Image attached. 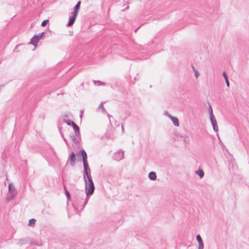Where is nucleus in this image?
Here are the masks:
<instances>
[{
	"mask_svg": "<svg viewBox=\"0 0 249 249\" xmlns=\"http://www.w3.org/2000/svg\"><path fill=\"white\" fill-rule=\"evenodd\" d=\"M77 156L78 157H81L82 158L84 167L83 178L91 176L90 169L88 162V156L85 150L84 149H81L77 153Z\"/></svg>",
	"mask_w": 249,
	"mask_h": 249,
	"instance_id": "obj_1",
	"label": "nucleus"
},
{
	"mask_svg": "<svg viewBox=\"0 0 249 249\" xmlns=\"http://www.w3.org/2000/svg\"><path fill=\"white\" fill-rule=\"evenodd\" d=\"M95 190L94 185H85V193L86 194V197L85 199V201L84 203L82 205V207L81 208V211H83V210L85 207L87 205L90 196L93 195L94 193Z\"/></svg>",
	"mask_w": 249,
	"mask_h": 249,
	"instance_id": "obj_2",
	"label": "nucleus"
},
{
	"mask_svg": "<svg viewBox=\"0 0 249 249\" xmlns=\"http://www.w3.org/2000/svg\"><path fill=\"white\" fill-rule=\"evenodd\" d=\"M80 8V7L78 6V5H75L74 6L73 8V11L71 12V15L69 18V20L67 26L70 27L74 24L78 15Z\"/></svg>",
	"mask_w": 249,
	"mask_h": 249,
	"instance_id": "obj_3",
	"label": "nucleus"
},
{
	"mask_svg": "<svg viewBox=\"0 0 249 249\" xmlns=\"http://www.w3.org/2000/svg\"><path fill=\"white\" fill-rule=\"evenodd\" d=\"M46 35L45 32H43L38 34L35 35L30 39L29 44L33 45L35 47L37 46V43L41 39L44 38Z\"/></svg>",
	"mask_w": 249,
	"mask_h": 249,
	"instance_id": "obj_4",
	"label": "nucleus"
},
{
	"mask_svg": "<svg viewBox=\"0 0 249 249\" xmlns=\"http://www.w3.org/2000/svg\"><path fill=\"white\" fill-rule=\"evenodd\" d=\"M75 200L74 203H73L72 205L73 207L75 208V204H76L78 206L80 207L81 203L84 200L85 198V193L83 190H81L79 191L77 194H76L75 196Z\"/></svg>",
	"mask_w": 249,
	"mask_h": 249,
	"instance_id": "obj_5",
	"label": "nucleus"
},
{
	"mask_svg": "<svg viewBox=\"0 0 249 249\" xmlns=\"http://www.w3.org/2000/svg\"><path fill=\"white\" fill-rule=\"evenodd\" d=\"M8 190L9 195L8 196V198L9 199H12L14 198L17 194L16 188L13 183H11L9 184Z\"/></svg>",
	"mask_w": 249,
	"mask_h": 249,
	"instance_id": "obj_6",
	"label": "nucleus"
},
{
	"mask_svg": "<svg viewBox=\"0 0 249 249\" xmlns=\"http://www.w3.org/2000/svg\"><path fill=\"white\" fill-rule=\"evenodd\" d=\"M124 152L123 151L120 150L118 152L114 154L113 159L115 160L119 161L124 158Z\"/></svg>",
	"mask_w": 249,
	"mask_h": 249,
	"instance_id": "obj_7",
	"label": "nucleus"
},
{
	"mask_svg": "<svg viewBox=\"0 0 249 249\" xmlns=\"http://www.w3.org/2000/svg\"><path fill=\"white\" fill-rule=\"evenodd\" d=\"M210 119L211 123L212 125L213 126V131L215 132H217L218 131V127L217 125V121L216 120V119H215L214 116H212V117H210Z\"/></svg>",
	"mask_w": 249,
	"mask_h": 249,
	"instance_id": "obj_8",
	"label": "nucleus"
},
{
	"mask_svg": "<svg viewBox=\"0 0 249 249\" xmlns=\"http://www.w3.org/2000/svg\"><path fill=\"white\" fill-rule=\"evenodd\" d=\"M165 114L171 120L175 126H178L179 125L178 119L176 117L173 116L171 114H169L168 112H166Z\"/></svg>",
	"mask_w": 249,
	"mask_h": 249,
	"instance_id": "obj_9",
	"label": "nucleus"
},
{
	"mask_svg": "<svg viewBox=\"0 0 249 249\" xmlns=\"http://www.w3.org/2000/svg\"><path fill=\"white\" fill-rule=\"evenodd\" d=\"M69 160L70 161V164L71 166H74L75 164V160H76V155L73 152H71L70 154L69 157Z\"/></svg>",
	"mask_w": 249,
	"mask_h": 249,
	"instance_id": "obj_10",
	"label": "nucleus"
},
{
	"mask_svg": "<svg viewBox=\"0 0 249 249\" xmlns=\"http://www.w3.org/2000/svg\"><path fill=\"white\" fill-rule=\"evenodd\" d=\"M177 138L178 139L182 140L186 144H187V143L189 141V137L186 135H182L181 134H178L177 135Z\"/></svg>",
	"mask_w": 249,
	"mask_h": 249,
	"instance_id": "obj_11",
	"label": "nucleus"
},
{
	"mask_svg": "<svg viewBox=\"0 0 249 249\" xmlns=\"http://www.w3.org/2000/svg\"><path fill=\"white\" fill-rule=\"evenodd\" d=\"M76 137L78 138H80V128L75 123L74 125L72 126Z\"/></svg>",
	"mask_w": 249,
	"mask_h": 249,
	"instance_id": "obj_12",
	"label": "nucleus"
},
{
	"mask_svg": "<svg viewBox=\"0 0 249 249\" xmlns=\"http://www.w3.org/2000/svg\"><path fill=\"white\" fill-rule=\"evenodd\" d=\"M84 179L85 185H94L91 176H88V177H86L85 178H84Z\"/></svg>",
	"mask_w": 249,
	"mask_h": 249,
	"instance_id": "obj_13",
	"label": "nucleus"
},
{
	"mask_svg": "<svg viewBox=\"0 0 249 249\" xmlns=\"http://www.w3.org/2000/svg\"><path fill=\"white\" fill-rule=\"evenodd\" d=\"M148 178L151 180H155L157 178V175L155 172L151 171L148 174Z\"/></svg>",
	"mask_w": 249,
	"mask_h": 249,
	"instance_id": "obj_14",
	"label": "nucleus"
},
{
	"mask_svg": "<svg viewBox=\"0 0 249 249\" xmlns=\"http://www.w3.org/2000/svg\"><path fill=\"white\" fill-rule=\"evenodd\" d=\"M63 186H64V189L65 193V195H66V197H67V199L68 201L70 200L71 199V194L68 191V190H67L66 187L65 186V185H64Z\"/></svg>",
	"mask_w": 249,
	"mask_h": 249,
	"instance_id": "obj_15",
	"label": "nucleus"
},
{
	"mask_svg": "<svg viewBox=\"0 0 249 249\" xmlns=\"http://www.w3.org/2000/svg\"><path fill=\"white\" fill-rule=\"evenodd\" d=\"M195 173L196 175H197L198 176H199V178H202L204 176V171L201 169H198V170H196L195 171Z\"/></svg>",
	"mask_w": 249,
	"mask_h": 249,
	"instance_id": "obj_16",
	"label": "nucleus"
},
{
	"mask_svg": "<svg viewBox=\"0 0 249 249\" xmlns=\"http://www.w3.org/2000/svg\"><path fill=\"white\" fill-rule=\"evenodd\" d=\"M223 76L224 78L227 86L229 87H230V83L228 80V76L225 71H224L222 73Z\"/></svg>",
	"mask_w": 249,
	"mask_h": 249,
	"instance_id": "obj_17",
	"label": "nucleus"
},
{
	"mask_svg": "<svg viewBox=\"0 0 249 249\" xmlns=\"http://www.w3.org/2000/svg\"><path fill=\"white\" fill-rule=\"evenodd\" d=\"M63 122L67 124L68 125L71 126H72L73 125H74V124H75V123L71 120L64 119L63 120Z\"/></svg>",
	"mask_w": 249,
	"mask_h": 249,
	"instance_id": "obj_18",
	"label": "nucleus"
},
{
	"mask_svg": "<svg viewBox=\"0 0 249 249\" xmlns=\"http://www.w3.org/2000/svg\"><path fill=\"white\" fill-rule=\"evenodd\" d=\"M93 83L95 85H97L98 86H105V85H106V83H104V82H103L102 81H99V80H93Z\"/></svg>",
	"mask_w": 249,
	"mask_h": 249,
	"instance_id": "obj_19",
	"label": "nucleus"
},
{
	"mask_svg": "<svg viewBox=\"0 0 249 249\" xmlns=\"http://www.w3.org/2000/svg\"><path fill=\"white\" fill-rule=\"evenodd\" d=\"M76 136L75 135L73 134L72 135L70 136V138L71 139L73 143L77 144H78L79 142L77 141Z\"/></svg>",
	"mask_w": 249,
	"mask_h": 249,
	"instance_id": "obj_20",
	"label": "nucleus"
},
{
	"mask_svg": "<svg viewBox=\"0 0 249 249\" xmlns=\"http://www.w3.org/2000/svg\"><path fill=\"white\" fill-rule=\"evenodd\" d=\"M26 242L27 240L25 239H21L18 240V244L20 246H22L26 243Z\"/></svg>",
	"mask_w": 249,
	"mask_h": 249,
	"instance_id": "obj_21",
	"label": "nucleus"
},
{
	"mask_svg": "<svg viewBox=\"0 0 249 249\" xmlns=\"http://www.w3.org/2000/svg\"><path fill=\"white\" fill-rule=\"evenodd\" d=\"M208 111H209V116L210 117L214 116V115H213V111L212 107H211V106L210 104H209V108H208Z\"/></svg>",
	"mask_w": 249,
	"mask_h": 249,
	"instance_id": "obj_22",
	"label": "nucleus"
},
{
	"mask_svg": "<svg viewBox=\"0 0 249 249\" xmlns=\"http://www.w3.org/2000/svg\"><path fill=\"white\" fill-rule=\"evenodd\" d=\"M36 222V220L34 218L30 219L29 221V224L28 225L30 226H33L35 224Z\"/></svg>",
	"mask_w": 249,
	"mask_h": 249,
	"instance_id": "obj_23",
	"label": "nucleus"
},
{
	"mask_svg": "<svg viewBox=\"0 0 249 249\" xmlns=\"http://www.w3.org/2000/svg\"><path fill=\"white\" fill-rule=\"evenodd\" d=\"M196 239L198 242V243L203 242L202 239L199 234L196 235Z\"/></svg>",
	"mask_w": 249,
	"mask_h": 249,
	"instance_id": "obj_24",
	"label": "nucleus"
},
{
	"mask_svg": "<svg viewBox=\"0 0 249 249\" xmlns=\"http://www.w3.org/2000/svg\"><path fill=\"white\" fill-rule=\"evenodd\" d=\"M48 22H49L48 19H45L42 22V23L41 24V26L42 27H45Z\"/></svg>",
	"mask_w": 249,
	"mask_h": 249,
	"instance_id": "obj_25",
	"label": "nucleus"
},
{
	"mask_svg": "<svg viewBox=\"0 0 249 249\" xmlns=\"http://www.w3.org/2000/svg\"><path fill=\"white\" fill-rule=\"evenodd\" d=\"M204 249V245L203 242L198 243V249Z\"/></svg>",
	"mask_w": 249,
	"mask_h": 249,
	"instance_id": "obj_26",
	"label": "nucleus"
},
{
	"mask_svg": "<svg viewBox=\"0 0 249 249\" xmlns=\"http://www.w3.org/2000/svg\"><path fill=\"white\" fill-rule=\"evenodd\" d=\"M99 108H101V109L102 110V111H103V112H106V109H105L104 107V106L103 105V104H102V103H101V104L100 105V106H99Z\"/></svg>",
	"mask_w": 249,
	"mask_h": 249,
	"instance_id": "obj_27",
	"label": "nucleus"
},
{
	"mask_svg": "<svg viewBox=\"0 0 249 249\" xmlns=\"http://www.w3.org/2000/svg\"><path fill=\"white\" fill-rule=\"evenodd\" d=\"M63 139V140L66 143V145H67L68 147H69L70 146V144L69 143H68V141L65 138V137H62Z\"/></svg>",
	"mask_w": 249,
	"mask_h": 249,
	"instance_id": "obj_28",
	"label": "nucleus"
},
{
	"mask_svg": "<svg viewBox=\"0 0 249 249\" xmlns=\"http://www.w3.org/2000/svg\"><path fill=\"white\" fill-rule=\"evenodd\" d=\"M61 128H62L61 127H59V132L60 133L61 136L62 137H64V134H63Z\"/></svg>",
	"mask_w": 249,
	"mask_h": 249,
	"instance_id": "obj_29",
	"label": "nucleus"
},
{
	"mask_svg": "<svg viewBox=\"0 0 249 249\" xmlns=\"http://www.w3.org/2000/svg\"><path fill=\"white\" fill-rule=\"evenodd\" d=\"M199 75V73L198 71H195V76L196 78H197Z\"/></svg>",
	"mask_w": 249,
	"mask_h": 249,
	"instance_id": "obj_30",
	"label": "nucleus"
},
{
	"mask_svg": "<svg viewBox=\"0 0 249 249\" xmlns=\"http://www.w3.org/2000/svg\"><path fill=\"white\" fill-rule=\"evenodd\" d=\"M218 139H219V144L222 145L223 147H225V145L223 144V143L220 140V139H219V138L218 137Z\"/></svg>",
	"mask_w": 249,
	"mask_h": 249,
	"instance_id": "obj_31",
	"label": "nucleus"
},
{
	"mask_svg": "<svg viewBox=\"0 0 249 249\" xmlns=\"http://www.w3.org/2000/svg\"><path fill=\"white\" fill-rule=\"evenodd\" d=\"M81 0H79L78 1V2H77V3L76 4V5H78V6L80 7V5H81Z\"/></svg>",
	"mask_w": 249,
	"mask_h": 249,
	"instance_id": "obj_32",
	"label": "nucleus"
},
{
	"mask_svg": "<svg viewBox=\"0 0 249 249\" xmlns=\"http://www.w3.org/2000/svg\"><path fill=\"white\" fill-rule=\"evenodd\" d=\"M124 123H122V130L123 132H124Z\"/></svg>",
	"mask_w": 249,
	"mask_h": 249,
	"instance_id": "obj_33",
	"label": "nucleus"
},
{
	"mask_svg": "<svg viewBox=\"0 0 249 249\" xmlns=\"http://www.w3.org/2000/svg\"><path fill=\"white\" fill-rule=\"evenodd\" d=\"M83 111H81L80 113V117L81 119H82V116H83Z\"/></svg>",
	"mask_w": 249,
	"mask_h": 249,
	"instance_id": "obj_34",
	"label": "nucleus"
},
{
	"mask_svg": "<svg viewBox=\"0 0 249 249\" xmlns=\"http://www.w3.org/2000/svg\"><path fill=\"white\" fill-rule=\"evenodd\" d=\"M128 8H129V6H127L125 9H124V10H122V11H125V10H126L128 9Z\"/></svg>",
	"mask_w": 249,
	"mask_h": 249,
	"instance_id": "obj_35",
	"label": "nucleus"
},
{
	"mask_svg": "<svg viewBox=\"0 0 249 249\" xmlns=\"http://www.w3.org/2000/svg\"><path fill=\"white\" fill-rule=\"evenodd\" d=\"M107 116H108L109 119H110V117H112V116L111 115H109V114H107Z\"/></svg>",
	"mask_w": 249,
	"mask_h": 249,
	"instance_id": "obj_36",
	"label": "nucleus"
},
{
	"mask_svg": "<svg viewBox=\"0 0 249 249\" xmlns=\"http://www.w3.org/2000/svg\"><path fill=\"white\" fill-rule=\"evenodd\" d=\"M64 116L66 117V118H68V115L67 114H64Z\"/></svg>",
	"mask_w": 249,
	"mask_h": 249,
	"instance_id": "obj_37",
	"label": "nucleus"
},
{
	"mask_svg": "<svg viewBox=\"0 0 249 249\" xmlns=\"http://www.w3.org/2000/svg\"><path fill=\"white\" fill-rule=\"evenodd\" d=\"M139 28H138L137 29H136V30H135V32H137V31L139 29Z\"/></svg>",
	"mask_w": 249,
	"mask_h": 249,
	"instance_id": "obj_38",
	"label": "nucleus"
},
{
	"mask_svg": "<svg viewBox=\"0 0 249 249\" xmlns=\"http://www.w3.org/2000/svg\"><path fill=\"white\" fill-rule=\"evenodd\" d=\"M148 45L150 46V45H151V43H150V42H149V43H148Z\"/></svg>",
	"mask_w": 249,
	"mask_h": 249,
	"instance_id": "obj_39",
	"label": "nucleus"
},
{
	"mask_svg": "<svg viewBox=\"0 0 249 249\" xmlns=\"http://www.w3.org/2000/svg\"><path fill=\"white\" fill-rule=\"evenodd\" d=\"M77 209L78 208L76 207V208H75V210H76L77 211Z\"/></svg>",
	"mask_w": 249,
	"mask_h": 249,
	"instance_id": "obj_40",
	"label": "nucleus"
}]
</instances>
